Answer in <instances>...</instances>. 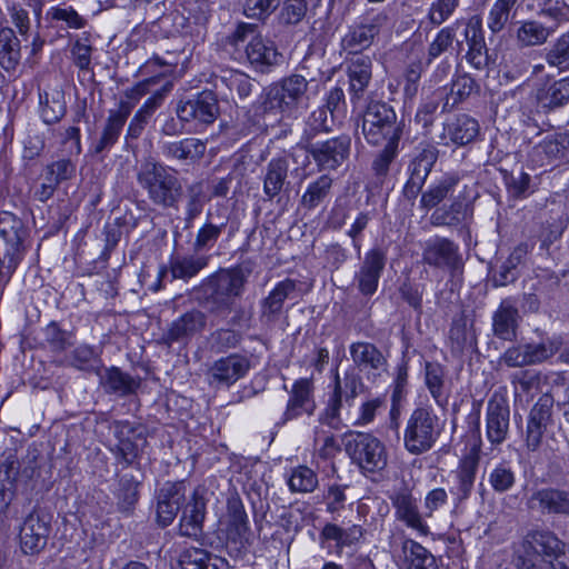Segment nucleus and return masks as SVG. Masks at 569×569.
<instances>
[{"label": "nucleus", "mask_w": 569, "mask_h": 569, "mask_svg": "<svg viewBox=\"0 0 569 569\" xmlns=\"http://www.w3.org/2000/svg\"><path fill=\"white\" fill-rule=\"evenodd\" d=\"M316 409L313 385L308 378L297 380L290 391L284 419L291 420L303 413L311 416Z\"/></svg>", "instance_id": "nucleus-27"}, {"label": "nucleus", "mask_w": 569, "mask_h": 569, "mask_svg": "<svg viewBox=\"0 0 569 569\" xmlns=\"http://www.w3.org/2000/svg\"><path fill=\"white\" fill-rule=\"evenodd\" d=\"M543 107L557 108L569 101V77L552 82L538 93Z\"/></svg>", "instance_id": "nucleus-50"}, {"label": "nucleus", "mask_w": 569, "mask_h": 569, "mask_svg": "<svg viewBox=\"0 0 569 569\" xmlns=\"http://www.w3.org/2000/svg\"><path fill=\"white\" fill-rule=\"evenodd\" d=\"M306 0H286L282 3L279 21L284 26H297L307 14Z\"/></svg>", "instance_id": "nucleus-62"}, {"label": "nucleus", "mask_w": 569, "mask_h": 569, "mask_svg": "<svg viewBox=\"0 0 569 569\" xmlns=\"http://www.w3.org/2000/svg\"><path fill=\"white\" fill-rule=\"evenodd\" d=\"M388 497L395 509L397 520L419 533H428V526L419 511L418 500L413 497L412 490L408 486L401 485L395 488Z\"/></svg>", "instance_id": "nucleus-12"}, {"label": "nucleus", "mask_w": 569, "mask_h": 569, "mask_svg": "<svg viewBox=\"0 0 569 569\" xmlns=\"http://www.w3.org/2000/svg\"><path fill=\"white\" fill-rule=\"evenodd\" d=\"M443 425L439 417L427 407L416 408L410 415L405 433L403 445L411 455L429 451L439 439Z\"/></svg>", "instance_id": "nucleus-3"}, {"label": "nucleus", "mask_w": 569, "mask_h": 569, "mask_svg": "<svg viewBox=\"0 0 569 569\" xmlns=\"http://www.w3.org/2000/svg\"><path fill=\"white\" fill-rule=\"evenodd\" d=\"M457 23L440 29L433 40L428 46L427 62L431 63L435 59L452 47L456 40Z\"/></svg>", "instance_id": "nucleus-54"}, {"label": "nucleus", "mask_w": 569, "mask_h": 569, "mask_svg": "<svg viewBox=\"0 0 569 569\" xmlns=\"http://www.w3.org/2000/svg\"><path fill=\"white\" fill-rule=\"evenodd\" d=\"M350 91L353 98L360 99L371 79V60L369 57H357L349 66Z\"/></svg>", "instance_id": "nucleus-45"}, {"label": "nucleus", "mask_w": 569, "mask_h": 569, "mask_svg": "<svg viewBox=\"0 0 569 569\" xmlns=\"http://www.w3.org/2000/svg\"><path fill=\"white\" fill-rule=\"evenodd\" d=\"M550 67L569 71V31L560 36L546 56Z\"/></svg>", "instance_id": "nucleus-56"}, {"label": "nucleus", "mask_w": 569, "mask_h": 569, "mask_svg": "<svg viewBox=\"0 0 569 569\" xmlns=\"http://www.w3.org/2000/svg\"><path fill=\"white\" fill-rule=\"evenodd\" d=\"M460 182V176L456 172L446 173L437 183L421 196V207L431 209L438 206Z\"/></svg>", "instance_id": "nucleus-44"}, {"label": "nucleus", "mask_w": 569, "mask_h": 569, "mask_svg": "<svg viewBox=\"0 0 569 569\" xmlns=\"http://www.w3.org/2000/svg\"><path fill=\"white\" fill-rule=\"evenodd\" d=\"M389 29V16L386 11L367 13L362 20L350 28L342 39V46L351 53H359L368 49L376 37Z\"/></svg>", "instance_id": "nucleus-7"}, {"label": "nucleus", "mask_w": 569, "mask_h": 569, "mask_svg": "<svg viewBox=\"0 0 569 569\" xmlns=\"http://www.w3.org/2000/svg\"><path fill=\"white\" fill-rule=\"evenodd\" d=\"M22 222L10 212L0 213V236L10 244H18L22 237Z\"/></svg>", "instance_id": "nucleus-64"}, {"label": "nucleus", "mask_w": 569, "mask_h": 569, "mask_svg": "<svg viewBox=\"0 0 569 569\" xmlns=\"http://www.w3.org/2000/svg\"><path fill=\"white\" fill-rule=\"evenodd\" d=\"M471 206L461 200H453L450 206H442L437 208L431 217L430 222L432 226H458L466 221L471 216Z\"/></svg>", "instance_id": "nucleus-39"}, {"label": "nucleus", "mask_w": 569, "mask_h": 569, "mask_svg": "<svg viewBox=\"0 0 569 569\" xmlns=\"http://www.w3.org/2000/svg\"><path fill=\"white\" fill-rule=\"evenodd\" d=\"M401 551L402 569H439L435 556L415 540H405Z\"/></svg>", "instance_id": "nucleus-36"}, {"label": "nucleus", "mask_w": 569, "mask_h": 569, "mask_svg": "<svg viewBox=\"0 0 569 569\" xmlns=\"http://www.w3.org/2000/svg\"><path fill=\"white\" fill-rule=\"evenodd\" d=\"M184 500V486L181 482H166L158 493L157 521L160 526H169L176 518Z\"/></svg>", "instance_id": "nucleus-25"}, {"label": "nucleus", "mask_w": 569, "mask_h": 569, "mask_svg": "<svg viewBox=\"0 0 569 569\" xmlns=\"http://www.w3.org/2000/svg\"><path fill=\"white\" fill-rule=\"evenodd\" d=\"M176 112L182 122L211 124L219 114V104L211 91H202L186 101H180Z\"/></svg>", "instance_id": "nucleus-11"}, {"label": "nucleus", "mask_w": 569, "mask_h": 569, "mask_svg": "<svg viewBox=\"0 0 569 569\" xmlns=\"http://www.w3.org/2000/svg\"><path fill=\"white\" fill-rule=\"evenodd\" d=\"M227 224L228 217L226 214V209H218L217 212L209 211L207 213L206 222L197 232L193 242V250L201 252L213 248Z\"/></svg>", "instance_id": "nucleus-31"}, {"label": "nucleus", "mask_w": 569, "mask_h": 569, "mask_svg": "<svg viewBox=\"0 0 569 569\" xmlns=\"http://www.w3.org/2000/svg\"><path fill=\"white\" fill-rule=\"evenodd\" d=\"M114 436L118 441L112 451L127 465L132 463L139 455V442L146 440L140 435H136V429L129 421H117L114 423Z\"/></svg>", "instance_id": "nucleus-30"}, {"label": "nucleus", "mask_w": 569, "mask_h": 569, "mask_svg": "<svg viewBox=\"0 0 569 569\" xmlns=\"http://www.w3.org/2000/svg\"><path fill=\"white\" fill-rule=\"evenodd\" d=\"M226 535L228 542L233 543L237 549L246 548L251 542L248 515L238 497L228 500Z\"/></svg>", "instance_id": "nucleus-16"}, {"label": "nucleus", "mask_w": 569, "mask_h": 569, "mask_svg": "<svg viewBox=\"0 0 569 569\" xmlns=\"http://www.w3.org/2000/svg\"><path fill=\"white\" fill-rule=\"evenodd\" d=\"M246 56L251 67L260 72H269L283 59L276 43L260 34L250 39L246 47Z\"/></svg>", "instance_id": "nucleus-19"}, {"label": "nucleus", "mask_w": 569, "mask_h": 569, "mask_svg": "<svg viewBox=\"0 0 569 569\" xmlns=\"http://www.w3.org/2000/svg\"><path fill=\"white\" fill-rule=\"evenodd\" d=\"M206 517V500L194 490L191 499L182 509L179 523V533L188 538H198L202 535Z\"/></svg>", "instance_id": "nucleus-28"}, {"label": "nucleus", "mask_w": 569, "mask_h": 569, "mask_svg": "<svg viewBox=\"0 0 569 569\" xmlns=\"http://www.w3.org/2000/svg\"><path fill=\"white\" fill-rule=\"evenodd\" d=\"M308 90V81L301 74H290L266 90L264 111L292 114L302 104Z\"/></svg>", "instance_id": "nucleus-5"}, {"label": "nucleus", "mask_w": 569, "mask_h": 569, "mask_svg": "<svg viewBox=\"0 0 569 569\" xmlns=\"http://www.w3.org/2000/svg\"><path fill=\"white\" fill-rule=\"evenodd\" d=\"M280 0H246L243 14L253 20H267L279 7Z\"/></svg>", "instance_id": "nucleus-61"}, {"label": "nucleus", "mask_w": 569, "mask_h": 569, "mask_svg": "<svg viewBox=\"0 0 569 569\" xmlns=\"http://www.w3.org/2000/svg\"><path fill=\"white\" fill-rule=\"evenodd\" d=\"M251 368L250 359L241 353H231L213 361L207 372V379L213 388H229L244 378Z\"/></svg>", "instance_id": "nucleus-9"}, {"label": "nucleus", "mask_w": 569, "mask_h": 569, "mask_svg": "<svg viewBox=\"0 0 569 569\" xmlns=\"http://www.w3.org/2000/svg\"><path fill=\"white\" fill-rule=\"evenodd\" d=\"M315 450L318 457L328 460L341 451V446L333 433L317 429L315 431Z\"/></svg>", "instance_id": "nucleus-60"}, {"label": "nucleus", "mask_w": 569, "mask_h": 569, "mask_svg": "<svg viewBox=\"0 0 569 569\" xmlns=\"http://www.w3.org/2000/svg\"><path fill=\"white\" fill-rule=\"evenodd\" d=\"M296 289L297 282L292 279L287 278L278 282L268 297L261 302L262 316L268 319L278 316L282 310L286 299H288Z\"/></svg>", "instance_id": "nucleus-42"}, {"label": "nucleus", "mask_w": 569, "mask_h": 569, "mask_svg": "<svg viewBox=\"0 0 569 569\" xmlns=\"http://www.w3.org/2000/svg\"><path fill=\"white\" fill-rule=\"evenodd\" d=\"M539 14L547 17L556 22L558 27L569 20V9L565 0H536Z\"/></svg>", "instance_id": "nucleus-63"}, {"label": "nucleus", "mask_w": 569, "mask_h": 569, "mask_svg": "<svg viewBox=\"0 0 569 569\" xmlns=\"http://www.w3.org/2000/svg\"><path fill=\"white\" fill-rule=\"evenodd\" d=\"M50 532L49 522L37 512L29 513L20 528V545L24 553L42 550Z\"/></svg>", "instance_id": "nucleus-21"}, {"label": "nucleus", "mask_w": 569, "mask_h": 569, "mask_svg": "<svg viewBox=\"0 0 569 569\" xmlns=\"http://www.w3.org/2000/svg\"><path fill=\"white\" fill-rule=\"evenodd\" d=\"M553 31L555 28H548L537 20H525L516 30V41L520 48L541 46Z\"/></svg>", "instance_id": "nucleus-37"}, {"label": "nucleus", "mask_w": 569, "mask_h": 569, "mask_svg": "<svg viewBox=\"0 0 569 569\" xmlns=\"http://www.w3.org/2000/svg\"><path fill=\"white\" fill-rule=\"evenodd\" d=\"M438 159V149L432 144H423L409 164V176L426 181Z\"/></svg>", "instance_id": "nucleus-49"}, {"label": "nucleus", "mask_w": 569, "mask_h": 569, "mask_svg": "<svg viewBox=\"0 0 569 569\" xmlns=\"http://www.w3.org/2000/svg\"><path fill=\"white\" fill-rule=\"evenodd\" d=\"M287 485L292 493H311L318 485V475L308 466H298L290 470Z\"/></svg>", "instance_id": "nucleus-48"}, {"label": "nucleus", "mask_w": 569, "mask_h": 569, "mask_svg": "<svg viewBox=\"0 0 569 569\" xmlns=\"http://www.w3.org/2000/svg\"><path fill=\"white\" fill-rule=\"evenodd\" d=\"M517 2L518 0H496L493 2L487 17V27L491 33L497 34L505 29Z\"/></svg>", "instance_id": "nucleus-51"}, {"label": "nucleus", "mask_w": 569, "mask_h": 569, "mask_svg": "<svg viewBox=\"0 0 569 569\" xmlns=\"http://www.w3.org/2000/svg\"><path fill=\"white\" fill-rule=\"evenodd\" d=\"M332 183L333 179L328 174H321L311 181L301 197L300 204L302 208L313 210L320 206L329 196Z\"/></svg>", "instance_id": "nucleus-47"}, {"label": "nucleus", "mask_w": 569, "mask_h": 569, "mask_svg": "<svg viewBox=\"0 0 569 569\" xmlns=\"http://www.w3.org/2000/svg\"><path fill=\"white\" fill-rule=\"evenodd\" d=\"M207 326V315L199 309H191L169 326L164 339L167 342H188Z\"/></svg>", "instance_id": "nucleus-23"}, {"label": "nucleus", "mask_w": 569, "mask_h": 569, "mask_svg": "<svg viewBox=\"0 0 569 569\" xmlns=\"http://www.w3.org/2000/svg\"><path fill=\"white\" fill-rule=\"evenodd\" d=\"M362 133L372 146L399 143L401 128L397 123L395 110L386 102H370L362 117Z\"/></svg>", "instance_id": "nucleus-4"}, {"label": "nucleus", "mask_w": 569, "mask_h": 569, "mask_svg": "<svg viewBox=\"0 0 569 569\" xmlns=\"http://www.w3.org/2000/svg\"><path fill=\"white\" fill-rule=\"evenodd\" d=\"M131 111L132 103L127 102H119L117 109L109 110L99 137L90 146L91 154L108 152L118 142Z\"/></svg>", "instance_id": "nucleus-13"}, {"label": "nucleus", "mask_w": 569, "mask_h": 569, "mask_svg": "<svg viewBox=\"0 0 569 569\" xmlns=\"http://www.w3.org/2000/svg\"><path fill=\"white\" fill-rule=\"evenodd\" d=\"M139 482L130 475H123L119 480V488L116 492L119 508L129 511L138 501Z\"/></svg>", "instance_id": "nucleus-57"}, {"label": "nucleus", "mask_w": 569, "mask_h": 569, "mask_svg": "<svg viewBox=\"0 0 569 569\" xmlns=\"http://www.w3.org/2000/svg\"><path fill=\"white\" fill-rule=\"evenodd\" d=\"M386 266V254L380 249L369 250L355 274L358 290L371 297L378 289L379 279Z\"/></svg>", "instance_id": "nucleus-18"}, {"label": "nucleus", "mask_w": 569, "mask_h": 569, "mask_svg": "<svg viewBox=\"0 0 569 569\" xmlns=\"http://www.w3.org/2000/svg\"><path fill=\"white\" fill-rule=\"evenodd\" d=\"M488 482L495 492L503 493L513 487L515 471L508 465L499 463L489 472Z\"/></svg>", "instance_id": "nucleus-59"}, {"label": "nucleus", "mask_w": 569, "mask_h": 569, "mask_svg": "<svg viewBox=\"0 0 569 569\" xmlns=\"http://www.w3.org/2000/svg\"><path fill=\"white\" fill-rule=\"evenodd\" d=\"M363 389L365 383L362 378L355 370L345 372L342 378L337 373L335 377L333 392L328 400V405L323 413L326 422L332 425L340 416L342 401L351 405L353 399L360 395Z\"/></svg>", "instance_id": "nucleus-10"}, {"label": "nucleus", "mask_w": 569, "mask_h": 569, "mask_svg": "<svg viewBox=\"0 0 569 569\" xmlns=\"http://www.w3.org/2000/svg\"><path fill=\"white\" fill-rule=\"evenodd\" d=\"M445 370L439 363L427 362L425 367V382L436 401V403L445 408L449 401V395L445 391Z\"/></svg>", "instance_id": "nucleus-46"}, {"label": "nucleus", "mask_w": 569, "mask_h": 569, "mask_svg": "<svg viewBox=\"0 0 569 569\" xmlns=\"http://www.w3.org/2000/svg\"><path fill=\"white\" fill-rule=\"evenodd\" d=\"M137 181L153 204L162 208L177 207L182 186L173 169L153 158H147L137 169Z\"/></svg>", "instance_id": "nucleus-1"}, {"label": "nucleus", "mask_w": 569, "mask_h": 569, "mask_svg": "<svg viewBox=\"0 0 569 569\" xmlns=\"http://www.w3.org/2000/svg\"><path fill=\"white\" fill-rule=\"evenodd\" d=\"M345 447L351 460L365 471L377 472L387 466L385 445L370 433H351Z\"/></svg>", "instance_id": "nucleus-6"}, {"label": "nucleus", "mask_w": 569, "mask_h": 569, "mask_svg": "<svg viewBox=\"0 0 569 569\" xmlns=\"http://www.w3.org/2000/svg\"><path fill=\"white\" fill-rule=\"evenodd\" d=\"M350 356L353 363L361 371L373 376H381L387 371V359L373 343L367 341L353 342L350 346Z\"/></svg>", "instance_id": "nucleus-26"}, {"label": "nucleus", "mask_w": 569, "mask_h": 569, "mask_svg": "<svg viewBox=\"0 0 569 569\" xmlns=\"http://www.w3.org/2000/svg\"><path fill=\"white\" fill-rule=\"evenodd\" d=\"M422 260L431 267L450 271H456L461 266L459 247L453 241L441 237H435L425 242Z\"/></svg>", "instance_id": "nucleus-14"}, {"label": "nucleus", "mask_w": 569, "mask_h": 569, "mask_svg": "<svg viewBox=\"0 0 569 569\" xmlns=\"http://www.w3.org/2000/svg\"><path fill=\"white\" fill-rule=\"evenodd\" d=\"M242 341V335L233 329L219 328L209 336L210 350L216 353H223L236 349Z\"/></svg>", "instance_id": "nucleus-53"}, {"label": "nucleus", "mask_w": 569, "mask_h": 569, "mask_svg": "<svg viewBox=\"0 0 569 569\" xmlns=\"http://www.w3.org/2000/svg\"><path fill=\"white\" fill-rule=\"evenodd\" d=\"M479 459L478 449L472 448L469 453L462 457L458 468L453 472L456 482L451 488V493L456 497L458 503L467 500L472 492Z\"/></svg>", "instance_id": "nucleus-24"}, {"label": "nucleus", "mask_w": 569, "mask_h": 569, "mask_svg": "<svg viewBox=\"0 0 569 569\" xmlns=\"http://www.w3.org/2000/svg\"><path fill=\"white\" fill-rule=\"evenodd\" d=\"M527 507L547 515H561L569 517V490L546 487L531 493Z\"/></svg>", "instance_id": "nucleus-20"}, {"label": "nucleus", "mask_w": 569, "mask_h": 569, "mask_svg": "<svg viewBox=\"0 0 569 569\" xmlns=\"http://www.w3.org/2000/svg\"><path fill=\"white\" fill-rule=\"evenodd\" d=\"M40 103L42 106L41 117L48 124L60 121L66 114L67 106L62 92L53 93L51 99L46 94L44 100H42V96L40 94Z\"/></svg>", "instance_id": "nucleus-55"}, {"label": "nucleus", "mask_w": 569, "mask_h": 569, "mask_svg": "<svg viewBox=\"0 0 569 569\" xmlns=\"http://www.w3.org/2000/svg\"><path fill=\"white\" fill-rule=\"evenodd\" d=\"M20 41L9 27L0 28V67L6 71H14L21 59Z\"/></svg>", "instance_id": "nucleus-41"}, {"label": "nucleus", "mask_w": 569, "mask_h": 569, "mask_svg": "<svg viewBox=\"0 0 569 569\" xmlns=\"http://www.w3.org/2000/svg\"><path fill=\"white\" fill-rule=\"evenodd\" d=\"M365 529L360 525L342 528L336 523H326L320 532L322 540L335 541L338 549L351 547L361 541Z\"/></svg>", "instance_id": "nucleus-40"}, {"label": "nucleus", "mask_w": 569, "mask_h": 569, "mask_svg": "<svg viewBox=\"0 0 569 569\" xmlns=\"http://www.w3.org/2000/svg\"><path fill=\"white\" fill-rule=\"evenodd\" d=\"M510 409L508 400L493 395L487 405L486 436L492 446L501 445L509 431Z\"/></svg>", "instance_id": "nucleus-15"}, {"label": "nucleus", "mask_w": 569, "mask_h": 569, "mask_svg": "<svg viewBox=\"0 0 569 569\" xmlns=\"http://www.w3.org/2000/svg\"><path fill=\"white\" fill-rule=\"evenodd\" d=\"M553 398L545 393L533 405L530 410L527 425V445L531 450H536L542 440L547 427L552 421Z\"/></svg>", "instance_id": "nucleus-17"}, {"label": "nucleus", "mask_w": 569, "mask_h": 569, "mask_svg": "<svg viewBox=\"0 0 569 569\" xmlns=\"http://www.w3.org/2000/svg\"><path fill=\"white\" fill-rule=\"evenodd\" d=\"M247 276L240 267L219 269L201 282L206 300L213 313L229 312L244 291Z\"/></svg>", "instance_id": "nucleus-2"}, {"label": "nucleus", "mask_w": 569, "mask_h": 569, "mask_svg": "<svg viewBox=\"0 0 569 569\" xmlns=\"http://www.w3.org/2000/svg\"><path fill=\"white\" fill-rule=\"evenodd\" d=\"M161 153L169 160L197 161L206 152V143L197 138L167 141L160 146Z\"/></svg>", "instance_id": "nucleus-32"}, {"label": "nucleus", "mask_w": 569, "mask_h": 569, "mask_svg": "<svg viewBox=\"0 0 569 569\" xmlns=\"http://www.w3.org/2000/svg\"><path fill=\"white\" fill-rule=\"evenodd\" d=\"M182 569H226L227 561L201 548L186 549L179 558Z\"/></svg>", "instance_id": "nucleus-38"}, {"label": "nucleus", "mask_w": 569, "mask_h": 569, "mask_svg": "<svg viewBox=\"0 0 569 569\" xmlns=\"http://www.w3.org/2000/svg\"><path fill=\"white\" fill-rule=\"evenodd\" d=\"M70 363L79 370L92 371L98 368L100 356L93 347L80 345L71 352Z\"/></svg>", "instance_id": "nucleus-58"}, {"label": "nucleus", "mask_w": 569, "mask_h": 569, "mask_svg": "<svg viewBox=\"0 0 569 569\" xmlns=\"http://www.w3.org/2000/svg\"><path fill=\"white\" fill-rule=\"evenodd\" d=\"M520 322L519 310L510 299H505L492 315L493 335L506 341H512L517 337Z\"/></svg>", "instance_id": "nucleus-29"}, {"label": "nucleus", "mask_w": 569, "mask_h": 569, "mask_svg": "<svg viewBox=\"0 0 569 569\" xmlns=\"http://www.w3.org/2000/svg\"><path fill=\"white\" fill-rule=\"evenodd\" d=\"M520 546L548 561L563 548V541L550 530H532L526 535Z\"/></svg>", "instance_id": "nucleus-33"}, {"label": "nucleus", "mask_w": 569, "mask_h": 569, "mask_svg": "<svg viewBox=\"0 0 569 569\" xmlns=\"http://www.w3.org/2000/svg\"><path fill=\"white\" fill-rule=\"evenodd\" d=\"M210 256L194 251L188 254L172 256L169 266L161 268L159 276L162 278L168 271L172 280H183L188 282L197 277L209 264Z\"/></svg>", "instance_id": "nucleus-22"}, {"label": "nucleus", "mask_w": 569, "mask_h": 569, "mask_svg": "<svg viewBox=\"0 0 569 569\" xmlns=\"http://www.w3.org/2000/svg\"><path fill=\"white\" fill-rule=\"evenodd\" d=\"M350 151L351 138L347 134L316 141L307 147V152L319 171L337 170L348 160Z\"/></svg>", "instance_id": "nucleus-8"}, {"label": "nucleus", "mask_w": 569, "mask_h": 569, "mask_svg": "<svg viewBox=\"0 0 569 569\" xmlns=\"http://www.w3.org/2000/svg\"><path fill=\"white\" fill-rule=\"evenodd\" d=\"M101 385L109 393L128 396L139 388L140 381L121 371L119 368L111 367L107 369L104 375L101 377Z\"/></svg>", "instance_id": "nucleus-43"}, {"label": "nucleus", "mask_w": 569, "mask_h": 569, "mask_svg": "<svg viewBox=\"0 0 569 569\" xmlns=\"http://www.w3.org/2000/svg\"><path fill=\"white\" fill-rule=\"evenodd\" d=\"M289 163L284 158L271 159L264 169L263 193L268 200H273L279 196L288 183Z\"/></svg>", "instance_id": "nucleus-35"}, {"label": "nucleus", "mask_w": 569, "mask_h": 569, "mask_svg": "<svg viewBox=\"0 0 569 569\" xmlns=\"http://www.w3.org/2000/svg\"><path fill=\"white\" fill-rule=\"evenodd\" d=\"M561 346L562 339L560 337H552L540 343H527L528 365H536L548 360L560 350Z\"/></svg>", "instance_id": "nucleus-52"}, {"label": "nucleus", "mask_w": 569, "mask_h": 569, "mask_svg": "<svg viewBox=\"0 0 569 569\" xmlns=\"http://www.w3.org/2000/svg\"><path fill=\"white\" fill-rule=\"evenodd\" d=\"M479 133V123L476 119L460 114L448 121L443 128V138L456 146H465L476 139Z\"/></svg>", "instance_id": "nucleus-34"}]
</instances>
